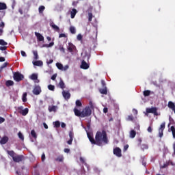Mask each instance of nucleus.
Here are the masks:
<instances>
[{
  "instance_id": "f257e3e1",
  "label": "nucleus",
  "mask_w": 175,
  "mask_h": 175,
  "mask_svg": "<svg viewBox=\"0 0 175 175\" xmlns=\"http://www.w3.org/2000/svg\"><path fill=\"white\" fill-rule=\"evenodd\" d=\"M88 137L92 144H96L99 147H102L104 144H109V139L107 138V133L106 131L103 130L102 132L98 131L95 135V139L91 135L90 133H88Z\"/></svg>"
},
{
  "instance_id": "9d476101",
  "label": "nucleus",
  "mask_w": 175,
  "mask_h": 175,
  "mask_svg": "<svg viewBox=\"0 0 175 175\" xmlns=\"http://www.w3.org/2000/svg\"><path fill=\"white\" fill-rule=\"evenodd\" d=\"M62 94L63 98H64L66 100H68V99H70V93L69 92V91L63 90Z\"/></svg>"
},
{
  "instance_id": "412c9836",
  "label": "nucleus",
  "mask_w": 175,
  "mask_h": 175,
  "mask_svg": "<svg viewBox=\"0 0 175 175\" xmlns=\"http://www.w3.org/2000/svg\"><path fill=\"white\" fill-rule=\"evenodd\" d=\"M77 14V10L73 8L70 12L71 18H75L76 14Z\"/></svg>"
},
{
  "instance_id": "7ed1b4c3",
  "label": "nucleus",
  "mask_w": 175,
  "mask_h": 175,
  "mask_svg": "<svg viewBox=\"0 0 175 175\" xmlns=\"http://www.w3.org/2000/svg\"><path fill=\"white\" fill-rule=\"evenodd\" d=\"M91 114H92V110H91L90 107H86L82 111V118H84V117H90Z\"/></svg>"
},
{
  "instance_id": "4d7b16f0",
  "label": "nucleus",
  "mask_w": 175,
  "mask_h": 175,
  "mask_svg": "<svg viewBox=\"0 0 175 175\" xmlns=\"http://www.w3.org/2000/svg\"><path fill=\"white\" fill-rule=\"evenodd\" d=\"M51 79L53 81L55 80V79H57V74H54Z\"/></svg>"
},
{
  "instance_id": "4c0bfd02",
  "label": "nucleus",
  "mask_w": 175,
  "mask_h": 175,
  "mask_svg": "<svg viewBox=\"0 0 175 175\" xmlns=\"http://www.w3.org/2000/svg\"><path fill=\"white\" fill-rule=\"evenodd\" d=\"M170 129H171V132H172V136H173L174 139H175V128H174V126H172Z\"/></svg>"
},
{
  "instance_id": "4468645a",
  "label": "nucleus",
  "mask_w": 175,
  "mask_h": 175,
  "mask_svg": "<svg viewBox=\"0 0 175 175\" xmlns=\"http://www.w3.org/2000/svg\"><path fill=\"white\" fill-rule=\"evenodd\" d=\"M100 94L103 95H107V87L98 89Z\"/></svg>"
},
{
  "instance_id": "f3484780",
  "label": "nucleus",
  "mask_w": 175,
  "mask_h": 175,
  "mask_svg": "<svg viewBox=\"0 0 175 175\" xmlns=\"http://www.w3.org/2000/svg\"><path fill=\"white\" fill-rule=\"evenodd\" d=\"M33 65H34V66H43V62L40 60H38V61L33 62Z\"/></svg>"
},
{
  "instance_id": "c85d7f7f",
  "label": "nucleus",
  "mask_w": 175,
  "mask_h": 175,
  "mask_svg": "<svg viewBox=\"0 0 175 175\" xmlns=\"http://www.w3.org/2000/svg\"><path fill=\"white\" fill-rule=\"evenodd\" d=\"M70 32L72 35H75V33H76V28L73 26H70Z\"/></svg>"
},
{
  "instance_id": "79ce46f5",
  "label": "nucleus",
  "mask_w": 175,
  "mask_h": 175,
  "mask_svg": "<svg viewBox=\"0 0 175 175\" xmlns=\"http://www.w3.org/2000/svg\"><path fill=\"white\" fill-rule=\"evenodd\" d=\"M75 103L76 106H78L79 107H81V106H83V104L81 103V101H80V100H77Z\"/></svg>"
},
{
  "instance_id": "423d86ee",
  "label": "nucleus",
  "mask_w": 175,
  "mask_h": 175,
  "mask_svg": "<svg viewBox=\"0 0 175 175\" xmlns=\"http://www.w3.org/2000/svg\"><path fill=\"white\" fill-rule=\"evenodd\" d=\"M32 92L33 95H40V93L42 92V88L39 85H35Z\"/></svg>"
},
{
  "instance_id": "bb28decb",
  "label": "nucleus",
  "mask_w": 175,
  "mask_h": 175,
  "mask_svg": "<svg viewBox=\"0 0 175 175\" xmlns=\"http://www.w3.org/2000/svg\"><path fill=\"white\" fill-rule=\"evenodd\" d=\"M33 59L36 61V59H39V55L38 54V51H33Z\"/></svg>"
},
{
  "instance_id": "5fc2aeb1",
  "label": "nucleus",
  "mask_w": 175,
  "mask_h": 175,
  "mask_svg": "<svg viewBox=\"0 0 175 175\" xmlns=\"http://www.w3.org/2000/svg\"><path fill=\"white\" fill-rule=\"evenodd\" d=\"M169 166V163L163 164V166H161V169H165Z\"/></svg>"
},
{
  "instance_id": "b1692460",
  "label": "nucleus",
  "mask_w": 175,
  "mask_h": 175,
  "mask_svg": "<svg viewBox=\"0 0 175 175\" xmlns=\"http://www.w3.org/2000/svg\"><path fill=\"white\" fill-rule=\"evenodd\" d=\"M6 9H8L6 3L0 2V10H6Z\"/></svg>"
},
{
  "instance_id": "de8ad7c7",
  "label": "nucleus",
  "mask_w": 175,
  "mask_h": 175,
  "mask_svg": "<svg viewBox=\"0 0 175 175\" xmlns=\"http://www.w3.org/2000/svg\"><path fill=\"white\" fill-rule=\"evenodd\" d=\"M74 136H75V134L73 133V131H70L69 132V137H70V139L73 140Z\"/></svg>"
},
{
  "instance_id": "a211bd4d",
  "label": "nucleus",
  "mask_w": 175,
  "mask_h": 175,
  "mask_svg": "<svg viewBox=\"0 0 175 175\" xmlns=\"http://www.w3.org/2000/svg\"><path fill=\"white\" fill-rule=\"evenodd\" d=\"M48 110L50 113H51L52 111L55 113V111H57V106H55V105L49 106L48 108Z\"/></svg>"
},
{
  "instance_id": "6e6552de",
  "label": "nucleus",
  "mask_w": 175,
  "mask_h": 175,
  "mask_svg": "<svg viewBox=\"0 0 175 175\" xmlns=\"http://www.w3.org/2000/svg\"><path fill=\"white\" fill-rule=\"evenodd\" d=\"M165 125H166V122H163L161 124L160 128L159 129V137H162V136H163V131H165Z\"/></svg>"
},
{
  "instance_id": "13d9d810",
  "label": "nucleus",
  "mask_w": 175,
  "mask_h": 175,
  "mask_svg": "<svg viewBox=\"0 0 175 175\" xmlns=\"http://www.w3.org/2000/svg\"><path fill=\"white\" fill-rule=\"evenodd\" d=\"M15 6H16V0H13L12 1V9H14Z\"/></svg>"
},
{
  "instance_id": "aec40b11",
  "label": "nucleus",
  "mask_w": 175,
  "mask_h": 175,
  "mask_svg": "<svg viewBox=\"0 0 175 175\" xmlns=\"http://www.w3.org/2000/svg\"><path fill=\"white\" fill-rule=\"evenodd\" d=\"M51 27L57 32H59V27L54 24V23H51Z\"/></svg>"
},
{
  "instance_id": "680f3d73",
  "label": "nucleus",
  "mask_w": 175,
  "mask_h": 175,
  "mask_svg": "<svg viewBox=\"0 0 175 175\" xmlns=\"http://www.w3.org/2000/svg\"><path fill=\"white\" fill-rule=\"evenodd\" d=\"M59 50H60V51H62V53H65V48H64V46H60V47H59Z\"/></svg>"
},
{
  "instance_id": "e433bc0d",
  "label": "nucleus",
  "mask_w": 175,
  "mask_h": 175,
  "mask_svg": "<svg viewBox=\"0 0 175 175\" xmlns=\"http://www.w3.org/2000/svg\"><path fill=\"white\" fill-rule=\"evenodd\" d=\"M18 136L19 139H21V140H22V142H24V135H23V133L21 132L18 133Z\"/></svg>"
},
{
  "instance_id": "1a4fd4ad",
  "label": "nucleus",
  "mask_w": 175,
  "mask_h": 175,
  "mask_svg": "<svg viewBox=\"0 0 175 175\" xmlns=\"http://www.w3.org/2000/svg\"><path fill=\"white\" fill-rule=\"evenodd\" d=\"M24 109V107L23 106L18 107V110H21L19 111L20 114H22V116H27V114H28V111H29L28 108H25V109Z\"/></svg>"
},
{
  "instance_id": "7c9ffc66",
  "label": "nucleus",
  "mask_w": 175,
  "mask_h": 175,
  "mask_svg": "<svg viewBox=\"0 0 175 175\" xmlns=\"http://www.w3.org/2000/svg\"><path fill=\"white\" fill-rule=\"evenodd\" d=\"M44 9H46V7H44V5H40L38 8L39 13H43V12H44Z\"/></svg>"
},
{
  "instance_id": "0e129e2a",
  "label": "nucleus",
  "mask_w": 175,
  "mask_h": 175,
  "mask_svg": "<svg viewBox=\"0 0 175 175\" xmlns=\"http://www.w3.org/2000/svg\"><path fill=\"white\" fill-rule=\"evenodd\" d=\"M43 126L45 129H49V126L47 125V124H46V122L43 123Z\"/></svg>"
},
{
  "instance_id": "37998d69",
  "label": "nucleus",
  "mask_w": 175,
  "mask_h": 175,
  "mask_svg": "<svg viewBox=\"0 0 175 175\" xmlns=\"http://www.w3.org/2000/svg\"><path fill=\"white\" fill-rule=\"evenodd\" d=\"M54 125L55 128H59V126H61V123L59 121H56L54 122Z\"/></svg>"
},
{
  "instance_id": "338daca9",
  "label": "nucleus",
  "mask_w": 175,
  "mask_h": 175,
  "mask_svg": "<svg viewBox=\"0 0 175 175\" xmlns=\"http://www.w3.org/2000/svg\"><path fill=\"white\" fill-rule=\"evenodd\" d=\"M5 59L3 57H0V62H5Z\"/></svg>"
},
{
  "instance_id": "a878e982",
  "label": "nucleus",
  "mask_w": 175,
  "mask_h": 175,
  "mask_svg": "<svg viewBox=\"0 0 175 175\" xmlns=\"http://www.w3.org/2000/svg\"><path fill=\"white\" fill-rule=\"evenodd\" d=\"M143 94H144V96H150L151 94H154V92H151L150 90H145L144 91Z\"/></svg>"
},
{
  "instance_id": "864d4df0",
  "label": "nucleus",
  "mask_w": 175,
  "mask_h": 175,
  "mask_svg": "<svg viewBox=\"0 0 175 175\" xmlns=\"http://www.w3.org/2000/svg\"><path fill=\"white\" fill-rule=\"evenodd\" d=\"M6 66H8V63L5 62L1 66V69H4Z\"/></svg>"
},
{
  "instance_id": "4be33fe9",
  "label": "nucleus",
  "mask_w": 175,
  "mask_h": 175,
  "mask_svg": "<svg viewBox=\"0 0 175 175\" xmlns=\"http://www.w3.org/2000/svg\"><path fill=\"white\" fill-rule=\"evenodd\" d=\"M167 107H169V109H171V110H173L175 108V104L172 101H169Z\"/></svg>"
},
{
  "instance_id": "f03ea898",
  "label": "nucleus",
  "mask_w": 175,
  "mask_h": 175,
  "mask_svg": "<svg viewBox=\"0 0 175 175\" xmlns=\"http://www.w3.org/2000/svg\"><path fill=\"white\" fill-rule=\"evenodd\" d=\"M7 154H8V155H10L12 157L14 162H21V161L24 159V156L17 155L13 150H8Z\"/></svg>"
},
{
  "instance_id": "ddd939ff",
  "label": "nucleus",
  "mask_w": 175,
  "mask_h": 175,
  "mask_svg": "<svg viewBox=\"0 0 175 175\" xmlns=\"http://www.w3.org/2000/svg\"><path fill=\"white\" fill-rule=\"evenodd\" d=\"M74 113L77 117H81L83 118V111H80L77 108L74 109Z\"/></svg>"
},
{
  "instance_id": "f704fd0d",
  "label": "nucleus",
  "mask_w": 175,
  "mask_h": 175,
  "mask_svg": "<svg viewBox=\"0 0 175 175\" xmlns=\"http://www.w3.org/2000/svg\"><path fill=\"white\" fill-rule=\"evenodd\" d=\"M55 161H57V162H64V156H59Z\"/></svg>"
},
{
  "instance_id": "69168bd1",
  "label": "nucleus",
  "mask_w": 175,
  "mask_h": 175,
  "mask_svg": "<svg viewBox=\"0 0 175 175\" xmlns=\"http://www.w3.org/2000/svg\"><path fill=\"white\" fill-rule=\"evenodd\" d=\"M5 121V118L0 116V124H3Z\"/></svg>"
},
{
  "instance_id": "f8f14e48",
  "label": "nucleus",
  "mask_w": 175,
  "mask_h": 175,
  "mask_svg": "<svg viewBox=\"0 0 175 175\" xmlns=\"http://www.w3.org/2000/svg\"><path fill=\"white\" fill-rule=\"evenodd\" d=\"M88 68H90V64L85 62V60H83L81 62V68L86 70L88 69Z\"/></svg>"
},
{
  "instance_id": "ea45409f",
  "label": "nucleus",
  "mask_w": 175,
  "mask_h": 175,
  "mask_svg": "<svg viewBox=\"0 0 175 175\" xmlns=\"http://www.w3.org/2000/svg\"><path fill=\"white\" fill-rule=\"evenodd\" d=\"M48 90H49V91H54V90H55V86H54V85H49Z\"/></svg>"
},
{
  "instance_id": "c756f323",
  "label": "nucleus",
  "mask_w": 175,
  "mask_h": 175,
  "mask_svg": "<svg viewBox=\"0 0 175 175\" xmlns=\"http://www.w3.org/2000/svg\"><path fill=\"white\" fill-rule=\"evenodd\" d=\"M31 135L32 136V137H33V139L38 138V135H36V132H35V130H31Z\"/></svg>"
},
{
  "instance_id": "3c124183",
  "label": "nucleus",
  "mask_w": 175,
  "mask_h": 175,
  "mask_svg": "<svg viewBox=\"0 0 175 175\" xmlns=\"http://www.w3.org/2000/svg\"><path fill=\"white\" fill-rule=\"evenodd\" d=\"M46 159V154L44 153H42L41 156V160L42 162H44V160Z\"/></svg>"
},
{
  "instance_id": "9b49d317",
  "label": "nucleus",
  "mask_w": 175,
  "mask_h": 175,
  "mask_svg": "<svg viewBox=\"0 0 175 175\" xmlns=\"http://www.w3.org/2000/svg\"><path fill=\"white\" fill-rule=\"evenodd\" d=\"M35 35L37 38L38 42H44V37L40 34V33L35 32Z\"/></svg>"
},
{
  "instance_id": "2eb2a0df",
  "label": "nucleus",
  "mask_w": 175,
  "mask_h": 175,
  "mask_svg": "<svg viewBox=\"0 0 175 175\" xmlns=\"http://www.w3.org/2000/svg\"><path fill=\"white\" fill-rule=\"evenodd\" d=\"M9 142V137L4 136L1 138L0 143L1 144H6Z\"/></svg>"
},
{
  "instance_id": "a18cd8bd",
  "label": "nucleus",
  "mask_w": 175,
  "mask_h": 175,
  "mask_svg": "<svg viewBox=\"0 0 175 175\" xmlns=\"http://www.w3.org/2000/svg\"><path fill=\"white\" fill-rule=\"evenodd\" d=\"M90 105V109H92V110H94V109H95V105H94V103H92V101H90L89 103Z\"/></svg>"
},
{
  "instance_id": "58836bf2",
  "label": "nucleus",
  "mask_w": 175,
  "mask_h": 175,
  "mask_svg": "<svg viewBox=\"0 0 175 175\" xmlns=\"http://www.w3.org/2000/svg\"><path fill=\"white\" fill-rule=\"evenodd\" d=\"M27 92L23 93V97H22L23 102H27Z\"/></svg>"
},
{
  "instance_id": "6e6d98bb",
  "label": "nucleus",
  "mask_w": 175,
  "mask_h": 175,
  "mask_svg": "<svg viewBox=\"0 0 175 175\" xmlns=\"http://www.w3.org/2000/svg\"><path fill=\"white\" fill-rule=\"evenodd\" d=\"M59 38H66V34L65 33H60Z\"/></svg>"
},
{
  "instance_id": "a19ab883",
  "label": "nucleus",
  "mask_w": 175,
  "mask_h": 175,
  "mask_svg": "<svg viewBox=\"0 0 175 175\" xmlns=\"http://www.w3.org/2000/svg\"><path fill=\"white\" fill-rule=\"evenodd\" d=\"M73 49H75V45L72 44L71 46L68 47V51L70 53H73Z\"/></svg>"
},
{
  "instance_id": "0eeeda50",
  "label": "nucleus",
  "mask_w": 175,
  "mask_h": 175,
  "mask_svg": "<svg viewBox=\"0 0 175 175\" xmlns=\"http://www.w3.org/2000/svg\"><path fill=\"white\" fill-rule=\"evenodd\" d=\"M113 154L118 158H121L122 157L121 148L116 147L113 149Z\"/></svg>"
},
{
  "instance_id": "49530a36",
  "label": "nucleus",
  "mask_w": 175,
  "mask_h": 175,
  "mask_svg": "<svg viewBox=\"0 0 175 175\" xmlns=\"http://www.w3.org/2000/svg\"><path fill=\"white\" fill-rule=\"evenodd\" d=\"M92 17H93L92 13L89 12L88 13V21L90 22L92 21Z\"/></svg>"
},
{
  "instance_id": "774afa93",
  "label": "nucleus",
  "mask_w": 175,
  "mask_h": 175,
  "mask_svg": "<svg viewBox=\"0 0 175 175\" xmlns=\"http://www.w3.org/2000/svg\"><path fill=\"white\" fill-rule=\"evenodd\" d=\"M53 62H54V60L50 59L49 61H47V62H46V64H47L48 65H50V64H53Z\"/></svg>"
},
{
  "instance_id": "603ef678",
  "label": "nucleus",
  "mask_w": 175,
  "mask_h": 175,
  "mask_svg": "<svg viewBox=\"0 0 175 175\" xmlns=\"http://www.w3.org/2000/svg\"><path fill=\"white\" fill-rule=\"evenodd\" d=\"M22 57H27V53L24 51H21Z\"/></svg>"
},
{
  "instance_id": "c9c22d12",
  "label": "nucleus",
  "mask_w": 175,
  "mask_h": 175,
  "mask_svg": "<svg viewBox=\"0 0 175 175\" xmlns=\"http://www.w3.org/2000/svg\"><path fill=\"white\" fill-rule=\"evenodd\" d=\"M0 46H8V42L2 39H0Z\"/></svg>"
},
{
  "instance_id": "393cba45",
  "label": "nucleus",
  "mask_w": 175,
  "mask_h": 175,
  "mask_svg": "<svg viewBox=\"0 0 175 175\" xmlns=\"http://www.w3.org/2000/svg\"><path fill=\"white\" fill-rule=\"evenodd\" d=\"M59 87L62 90H64V88H65V87H66V85H65V83L64 82V81L62 79H61L60 81L59 82Z\"/></svg>"
},
{
  "instance_id": "052dcab7",
  "label": "nucleus",
  "mask_w": 175,
  "mask_h": 175,
  "mask_svg": "<svg viewBox=\"0 0 175 175\" xmlns=\"http://www.w3.org/2000/svg\"><path fill=\"white\" fill-rule=\"evenodd\" d=\"M101 84L103 88L106 87V82L105 81H101Z\"/></svg>"
},
{
  "instance_id": "20e7f679",
  "label": "nucleus",
  "mask_w": 175,
  "mask_h": 175,
  "mask_svg": "<svg viewBox=\"0 0 175 175\" xmlns=\"http://www.w3.org/2000/svg\"><path fill=\"white\" fill-rule=\"evenodd\" d=\"M13 78L15 81H23L24 80V75L19 72H16L14 73Z\"/></svg>"
},
{
  "instance_id": "bf43d9fd",
  "label": "nucleus",
  "mask_w": 175,
  "mask_h": 175,
  "mask_svg": "<svg viewBox=\"0 0 175 175\" xmlns=\"http://www.w3.org/2000/svg\"><path fill=\"white\" fill-rule=\"evenodd\" d=\"M147 131L148 132H149V133H151L152 132V128L151 126H149Z\"/></svg>"
},
{
  "instance_id": "6ab92c4d",
  "label": "nucleus",
  "mask_w": 175,
  "mask_h": 175,
  "mask_svg": "<svg viewBox=\"0 0 175 175\" xmlns=\"http://www.w3.org/2000/svg\"><path fill=\"white\" fill-rule=\"evenodd\" d=\"M31 80H36V83H39V79H38V74H32L30 77Z\"/></svg>"
},
{
  "instance_id": "2f4dec72",
  "label": "nucleus",
  "mask_w": 175,
  "mask_h": 175,
  "mask_svg": "<svg viewBox=\"0 0 175 175\" xmlns=\"http://www.w3.org/2000/svg\"><path fill=\"white\" fill-rule=\"evenodd\" d=\"M53 46H54V42H50L49 44H43L42 47L49 48V47H53Z\"/></svg>"
},
{
  "instance_id": "dca6fc26",
  "label": "nucleus",
  "mask_w": 175,
  "mask_h": 175,
  "mask_svg": "<svg viewBox=\"0 0 175 175\" xmlns=\"http://www.w3.org/2000/svg\"><path fill=\"white\" fill-rule=\"evenodd\" d=\"M90 58H91V54L87 52L85 53V55L83 56V61H87L88 62H89Z\"/></svg>"
},
{
  "instance_id": "e2e57ef3",
  "label": "nucleus",
  "mask_w": 175,
  "mask_h": 175,
  "mask_svg": "<svg viewBox=\"0 0 175 175\" xmlns=\"http://www.w3.org/2000/svg\"><path fill=\"white\" fill-rule=\"evenodd\" d=\"M5 27V23H3V22H1V23H0V28H4Z\"/></svg>"
},
{
  "instance_id": "5701e85b",
  "label": "nucleus",
  "mask_w": 175,
  "mask_h": 175,
  "mask_svg": "<svg viewBox=\"0 0 175 175\" xmlns=\"http://www.w3.org/2000/svg\"><path fill=\"white\" fill-rule=\"evenodd\" d=\"M6 87H12V85H14V82L12 80H8L5 82Z\"/></svg>"
},
{
  "instance_id": "c03bdc74",
  "label": "nucleus",
  "mask_w": 175,
  "mask_h": 175,
  "mask_svg": "<svg viewBox=\"0 0 175 175\" xmlns=\"http://www.w3.org/2000/svg\"><path fill=\"white\" fill-rule=\"evenodd\" d=\"M142 149L143 150H148V145L146 144H144L142 145Z\"/></svg>"
},
{
  "instance_id": "cd10ccee",
  "label": "nucleus",
  "mask_w": 175,
  "mask_h": 175,
  "mask_svg": "<svg viewBox=\"0 0 175 175\" xmlns=\"http://www.w3.org/2000/svg\"><path fill=\"white\" fill-rule=\"evenodd\" d=\"M135 136H136V131H135V130H131L130 131L131 139H135Z\"/></svg>"
},
{
  "instance_id": "09e8293b",
  "label": "nucleus",
  "mask_w": 175,
  "mask_h": 175,
  "mask_svg": "<svg viewBox=\"0 0 175 175\" xmlns=\"http://www.w3.org/2000/svg\"><path fill=\"white\" fill-rule=\"evenodd\" d=\"M7 49H8V46H0V50L1 51H6Z\"/></svg>"
},
{
  "instance_id": "8fccbe9b",
  "label": "nucleus",
  "mask_w": 175,
  "mask_h": 175,
  "mask_svg": "<svg viewBox=\"0 0 175 175\" xmlns=\"http://www.w3.org/2000/svg\"><path fill=\"white\" fill-rule=\"evenodd\" d=\"M77 39V40H83V36L81 34H78Z\"/></svg>"
},
{
  "instance_id": "72a5a7b5",
  "label": "nucleus",
  "mask_w": 175,
  "mask_h": 175,
  "mask_svg": "<svg viewBox=\"0 0 175 175\" xmlns=\"http://www.w3.org/2000/svg\"><path fill=\"white\" fill-rule=\"evenodd\" d=\"M133 120H135L133 115H130L126 118V121H133Z\"/></svg>"
},
{
  "instance_id": "473e14b6",
  "label": "nucleus",
  "mask_w": 175,
  "mask_h": 175,
  "mask_svg": "<svg viewBox=\"0 0 175 175\" xmlns=\"http://www.w3.org/2000/svg\"><path fill=\"white\" fill-rule=\"evenodd\" d=\"M56 66L59 70H62L64 69V66L61 63H56Z\"/></svg>"
},
{
  "instance_id": "39448f33",
  "label": "nucleus",
  "mask_w": 175,
  "mask_h": 175,
  "mask_svg": "<svg viewBox=\"0 0 175 175\" xmlns=\"http://www.w3.org/2000/svg\"><path fill=\"white\" fill-rule=\"evenodd\" d=\"M158 109L155 107H152L151 108H146V113L154 114V116H158Z\"/></svg>"
}]
</instances>
